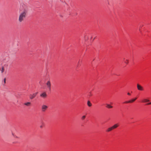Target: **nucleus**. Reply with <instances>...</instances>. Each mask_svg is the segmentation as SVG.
Wrapping results in <instances>:
<instances>
[{"mask_svg":"<svg viewBox=\"0 0 151 151\" xmlns=\"http://www.w3.org/2000/svg\"><path fill=\"white\" fill-rule=\"evenodd\" d=\"M106 107L108 109L112 108L113 107V106H111L110 104H106Z\"/></svg>","mask_w":151,"mask_h":151,"instance_id":"6e6552de","label":"nucleus"},{"mask_svg":"<svg viewBox=\"0 0 151 151\" xmlns=\"http://www.w3.org/2000/svg\"><path fill=\"white\" fill-rule=\"evenodd\" d=\"M5 81H6V79H4V82L5 83Z\"/></svg>","mask_w":151,"mask_h":151,"instance_id":"412c9836","label":"nucleus"},{"mask_svg":"<svg viewBox=\"0 0 151 151\" xmlns=\"http://www.w3.org/2000/svg\"><path fill=\"white\" fill-rule=\"evenodd\" d=\"M151 104V102L149 103H148V104H147V105H149V104Z\"/></svg>","mask_w":151,"mask_h":151,"instance_id":"aec40b11","label":"nucleus"},{"mask_svg":"<svg viewBox=\"0 0 151 151\" xmlns=\"http://www.w3.org/2000/svg\"><path fill=\"white\" fill-rule=\"evenodd\" d=\"M131 103V102L130 101H126L124 102V103Z\"/></svg>","mask_w":151,"mask_h":151,"instance_id":"f3484780","label":"nucleus"},{"mask_svg":"<svg viewBox=\"0 0 151 151\" xmlns=\"http://www.w3.org/2000/svg\"><path fill=\"white\" fill-rule=\"evenodd\" d=\"M40 96L43 99H45L47 97V95L45 92H44L40 94Z\"/></svg>","mask_w":151,"mask_h":151,"instance_id":"f03ea898","label":"nucleus"},{"mask_svg":"<svg viewBox=\"0 0 151 151\" xmlns=\"http://www.w3.org/2000/svg\"><path fill=\"white\" fill-rule=\"evenodd\" d=\"M46 85L49 89L50 90L51 89V83L50 81H48L46 83Z\"/></svg>","mask_w":151,"mask_h":151,"instance_id":"423d86ee","label":"nucleus"},{"mask_svg":"<svg viewBox=\"0 0 151 151\" xmlns=\"http://www.w3.org/2000/svg\"><path fill=\"white\" fill-rule=\"evenodd\" d=\"M86 118V116L84 115V116H83L82 118H81V119L82 120H84Z\"/></svg>","mask_w":151,"mask_h":151,"instance_id":"dca6fc26","label":"nucleus"},{"mask_svg":"<svg viewBox=\"0 0 151 151\" xmlns=\"http://www.w3.org/2000/svg\"><path fill=\"white\" fill-rule=\"evenodd\" d=\"M38 93V92H36L35 93H33L32 94H30L29 95V98L31 99H33L34 98H35L36 96H37V94Z\"/></svg>","mask_w":151,"mask_h":151,"instance_id":"20e7f679","label":"nucleus"},{"mask_svg":"<svg viewBox=\"0 0 151 151\" xmlns=\"http://www.w3.org/2000/svg\"><path fill=\"white\" fill-rule=\"evenodd\" d=\"M24 104L27 106H29L31 104V103L29 102H27L26 103H24Z\"/></svg>","mask_w":151,"mask_h":151,"instance_id":"9b49d317","label":"nucleus"},{"mask_svg":"<svg viewBox=\"0 0 151 151\" xmlns=\"http://www.w3.org/2000/svg\"><path fill=\"white\" fill-rule=\"evenodd\" d=\"M0 70H1V73L4 72V67L3 66L2 67L1 69H0Z\"/></svg>","mask_w":151,"mask_h":151,"instance_id":"ddd939ff","label":"nucleus"},{"mask_svg":"<svg viewBox=\"0 0 151 151\" xmlns=\"http://www.w3.org/2000/svg\"><path fill=\"white\" fill-rule=\"evenodd\" d=\"M137 98H135L134 99H132L130 100V101L131 102L130 103H132L134 102V101H135V100L137 99Z\"/></svg>","mask_w":151,"mask_h":151,"instance_id":"4468645a","label":"nucleus"},{"mask_svg":"<svg viewBox=\"0 0 151 151\" xmlns=\"http://www.w3.org/2000/svg\"><path fill=\"white\" fill-rule=\"evenodd\" d=\"M127 94L128 95H131V94L129 93V92L127 93Z\"/></svg>","mask_w":151,"mask_h":151,"instance_id":"a211bd4d","label":"nucleus"},{"mask_svg":"<svg viewBox=\"0 0 151 151\" xmlns=\"http://www.w3.org/2000/svg\"><path fill=\"white\" fill-rule=\"evenodd\" d=\"M137 88L139 90L143 91V87L141 85L139 84H137Z\"/></svg>","mask_w":151,"mask_h":151,"instance_id":"39448f33","label":"nucleus"},{"mask_svg":"<svg viewBox=\"0 0 151 151\" xmlns=\"http://www.w3.org/2000/svg\"><path fill=\"white\" fill-rule=\"evenodd\" d=\"M119 126V125L118 124H116L113 125L112 126V127L113 129H116L117 127Z\"/></svg>","mask_w":151,"mask_h":151,"instance_id":"0eeeda50","label":"nucleus"},{"mask_svg":"<svg viewBox=\"0 0 151 151\" xmlns=\"http://www.w3.org/2000/svg\"><path fill=\"white\" fill-rule=\"evenodd\" d=\"M149 100L147 99H144L142 102H149Z\"/></svg>","mask_w":151,"mask_h":151,"instance_id":"f8f14e48","label":"nucleus"},{"mask_svg":"<svg viewBox=\"0 0 151 151\" xmlns=\"http://www.w3.org/2000/svg\"><path fill=\"white\" fill-rule=\"evenodd\" d=\"M48 107L45 105L43 104L41 106V110L43 112H45L48 109Z\"/></svg>","mask_w":151,"mask_h":151,"instance_id":"7ed1b4c3","label":"nucleus"},{"mask_svg":"<svg viewBox=\"0 0 151 151\" xmlns=\"http://www.w3.org/2000/svg\"><path fill=\"white\" fill-rule=\"evenodd\" d=\"M124 62L125 63L127 64L128 63V60H124Z\"/></svg>","mask_w":151,"mask_h":151,"instance_id":"2eb2a0df","label":"nucleus"},{"mask_svg":"<svg viewBox=\"0 0 151 151\" xmlns=\"http://www.w3.org/2000/svg\"><path fill=\"white\" fill-rule=\"evenodd\" d=\"M12 134L14 136V135L13 133H12Z\"/></svg>","mask_w":151,"mask_h":151,"instance_id":"4be33fe9","label":"nucleus"},{"mask_svg":"<svg viewBox=\"0 0 151 151\" xmlns=\"http://www.w3.org/2000/svg\"><path fill=\"white\" fill-rule=\"evenodd\" d=\"M113 130L112 127L108 128L106 130V131L107 132H109Z\"/></svg>","mask_w":151,"mask_h":151,"instance_id":"1a4fd4ad","label":"nucleus"},{"mask_svg":"<svg viewBox=\"0 0 151 151\" xmlns=\"http://www.w3.org/2000/svg\"><path fill=\"white\" fill-rule=\"evenodd\" d=\"M42 127H43V126H42V125H40V128H42Z\"/></svg>","mask_w":151,"mask_h":151,"instance_id":"6ab92c4d","label":"nucleus"},{"mask_svg":"<svg viewBox=\"0 0 151 151\" xmlns=\"http://www.w3.org/2000/svg\"><path fill=\"white\" fill-rule=\"evenodd\" d=\"M87 104L88 105V106L89 107H90V106H92V104L91 103L90 101H88Z\"/></svg>","mask_w":151,"mask_h":151,"instance_id":"9d476101","label":"nucleus"},{"mask_svg":"<svg viewBox=\"0 0 151 151\" xmlns=\"http://www.w3.org/2000/svg\"><path fill=\"white\" fill-rule=\"evenodd\" d=\"M90 96H91V93H90V95H89Z\"/></svg>","mask_w":151,"mask_h":151,"instance_id":"5701e85b","label":"nucleus"},{"mask_svg":"<svg viewBox=\"0 0 151 151\" xmlns=\"http://www.w3.org/2000/svg\"><path fill=\"white\" fill-rule=\"evenodd\" d=\"M26 15V12L25 11L21 13L19 16V21L20 22H22L25 17Z\"/></svg>","mask_w":151,"mask_h":151,"instance_id":"f257e3e1","label":"nucleus"}]
</instances>
